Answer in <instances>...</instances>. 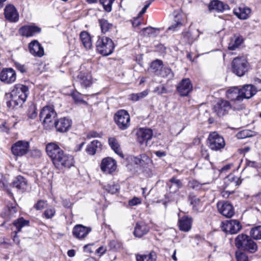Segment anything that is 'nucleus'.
<instances>
[{
    "instance_id": "10",
    "label": "nucleus",
    "mask_w": 261,
    "mask_h": 261,
    "mask_svg": "<svg viewBox=\"0 0 261 261\" xmlns=\"http://www.w3.org/2000/svg\"><path fill=\"white\" fill-rule=\"evenodd\" d=\"M92 76L90 73L80 72L74 79L73 86L74 87L81 86L82 88H87L92 85Z\"/></svg>"
},
{
    "instance_id": "24",
    "label": "nucleus",
    "mask_w": 261,
    "mask_h": 261,
    "mask_svg": "<svg viewBox=\"0 0 261 261\" xmlns=\"http://www.w3.org/2000/svg\"><path fill=\"white\" fill-rule=\"evenodd\" d=\"M188 201L192 206V211L198 213L202 207L203 203L199 197H198L194 193L190 192L188 196Z\"/></svg>"
},
{
    "instance_id": "13",
    "label": "nucleus",
    "mask_w": 261,
    "mask_h": 261,
    "mask_svg": "<svg viewBox=\"0 0 261 261\" xmlns=\"http://www.w3.org/2000/svg\"><path fill=\"white\" fill-rule=\"evenodd\" d=\"M72 123L71 119L68 117H62L55 120L53 126H55L57 132L63 133L69 130Z\"/></svg>"
},
{
    "instance_id": "55",
    "label": "nucleus",
    "mask_w": 261,
    "mask_h": 261,
    "mask_svg": "<svg viewBox=\"0 0 261 261\" xmlns=\"http://www.w3.org/2000/svg\"><path fill=\"white\" fill-rule=\"evenodd\" d=\"M46 204V201L40 200L34 205V207L37 210H41L45 207Z\"/></svg>"
},
{
    "instance_id": "43",
    "label": "nucleus",
    "mask_w": 261,
    "mask_h": 261,
    "mask_svg": "<svg viewBox=\"0 0 261 261\" xmlns=\"http://www.w3.org/2000/svg\"><path fill=\"white\" fill-rule=\"evenodd\" d=\"M99 25L102 33H105L109 31L112 28L113 24L108 22L105 19H100L98 20Z\"/></svg>"
},
{
    "instance_id": "26",
    "label": "nucleus",
    "mask_w": 261,
    "mask_h": 261,
    "mask_svg": "<svg viewBox=\"0 0 261 261\" xmlns=\"http://www.w3.org/2000/svg\"><path fill=\"white\" fill-rule=\"evenodd\" d=\"M226 95L227 98L231 101L238 102L243 101L240 89L237 87L230 88L227 90Z\"/></svg>"
},
{
    "instance_id": "29",
    "label": "nucleus",
    "mask_w": 261,
    "mask_h": 261,
    "mask_svg": "<svg viewBox=\"0 0 261 261\" xmlns=\"http://www.w3.org/2000/svg\"><path fill=\"white\" fill-rule=\"evenodd\" d=\"M148 231L149 227L144 222H138L135 227L134 234L136 237L141 238L147 234Z\"/></svg>"
},
{
    "instance_id": "11",
    "label": "nucleus",
    "mask_w": 261,
    "mask_h": 261,
    "mask_svg": "<svg viewBox=\"0 0 261 261\" xmlns=\"http://www.w3.org/2000/svg\"><path fill=\"white\" fill-rule=\"evenodd\" d=\"M217 207L218 212L226 218H231L234 214V210L232 204L228 201L218 202Z\"/></svg>"
},
{
    "instance_id": "50",
    "label": "nucleus",
    "mask_w": 261,
    "mask_h": 261,
    "mask_svg": "<svg viewBox=\"0 0 261 261\" xmlns=\"http://www.w3.org/2000/svg\"><path fill=\"white\" fill-rule=\"evenodd\" d=\"M204 184H201L195 179H192L189 181L188 186L196 191L200 190Z\"/></svg>"
},
{
    "instance_id": "60",
    "label": "nucleus",
    "mask_w": 261,
    "mask_h": 261,
    "mask_svg": "<svg viewBox=\"0 0 261 261\" xmlns=\"http://www.w3.org/2000/svg\"><path fill=\"white\" fill-rule=\"evenodd\" d=\"M101 135L96 131H90L87 135L88 139H91L93 138H100Z\"/></svg>"
},
{
    "instance_id": "8",
    "label": "nucleus",
    "mask_w": 261,
    "mask_h": 261,
    "mask_svg": "<svg viewBox=\"0 0 261 261\" xmlns=\"http://www.w3.org/2000/svg\"><path fill=\"white\" fill-rule=\"evenodd\" d=\"M207 141L209 147L213 150H220L225 145L224 138L215 132L209 135Z\"/></svg>"
},
{
    "instance_id": "45",
    "label": "nucleus",
    "mask_w": 261,
    "mask_h": 261,
    "mask_svg": "<svg viewBox=\"0 0 261 261\" xmlns=\"http://www.w3.org/2000/svg\"><path fill=\"white\" fill-rule=\"evenodd\" d=\"M163 77H168L169 78H172L174 76V74L170 68L168 67H162L159 75Z\"/></svg>"
},
{
    "instance_id": "31",
    "label": "nucleus",
    "mask_w": 261,
    "mask_h": 261,
    "mask_svg": "<svg viewBox=\"0 0 261 261\" xmlns=\"http://www.w3.org/2000/svg\"><path fill=\"white\" fill-rule=\"evenodd\" d=\"M167 185L169 187L170 192L173 193H176L179 189L182 187L181 181L180 179H177L174 176L169 179Z\"/></svg>"
},
{
    "instance_id": "47",
    "label": "nucleus",
    "mask_w": 261,
    "mask_h": 261,
    "mask_svg": "<svg viewBox=\"0 0 261 261\" xmlns=\"http://www.w3.org/2000/svg\"><path fill=\"white\" fill-rule=\"evenodd\" d=\"M71 96L75 103L82 102L87 105V102L83 100L82 94L77 91H74L71 93Z\"/></svg>"
},
{
    "instance_id": "19",
    "label": "nucleus",
    "mask_w": 261,
    "mask_h": 261,
    "mask_svg": "<svg viewBox=\"0 0 261 261\" xmlns=\"http://www.w3.org/2000/svg\"><path fill=\"white\" fill-rule=\"evenodd\" d=\"M91 230L92 229L90 227L77 224L74 226L72 232L75 238L81 240L86 238Z\"/></svg>"
},
{
    "instance_id": "40",
    "label": "nucleus",
    "mask_w": 261,
    "mask_h": 261,
    "mask_svg": "<svg viewBox=\"0 0 261 261\" xmlns=\"http://www.w3.org/2000/svg\"><path fill=\"white\" fill-rule=\"evenodd\" d=\"M163 62L160 60L156 59L151 62L150 67V70L156 75H158L162 69V68L163 67Z\"/></svg>"
},
{
    "instance_id": "15",
    "label": "nucleus",
    "mask_w": 261,
    "mask_h": 261,
    "mask_svg": "<svg viewBox=\"0 0 261 261\" xmlns=\"http://www.w3.org/2000/svg\"><path fill=\"white\" fill-rule=\"evenodd\" d=\"M181 96H187L193 90V85L189 78L183 79L176 87Z\"/></svg>"
},
{
    "instance_id": "14",
    "label": "nucleus",
    "mask_w": 261,
    "mask_h": 261,
    "mask_svg": "<svg viewBox=\"0 0 261 261\" xmlns=\"http://www.w3.org/2000/svg\"><path fill=\"white\" fill-rule=\"evenodd\" d=\"M15 71L12 68H3L0 72V81L5 84H10L16 81Z\"/></svg>"
},
{
    "instance_id": "46",
    "label": "nucleus",
    "mask_w": 261,
    "mask_h": 261,
    "mask_svg": "<svg viewBox=\"0 0 261 261\" xmlns=\"http://www.w3.org/2000/svg\"><path fill=\"white\" fill-rule=\"evenodd\" d=\"M148 95V92L146 91H143L142 92L138 93H133L129 95V99L134 101H137L140 99H142Z\"/></svg>"
},
{
    "instance_id": "54",
    "label": "nucleus",
    "mask_w": 261,
    "mask_h": 261,
    "mask_svg": "<svg viewBox=\"0 0 261 261\" xmlns=\"http://www.w3.org/2000/svg\"><path fill=\"white\" fill-rule=\"evenodd\" d=\"M153 92L158 95H161L162 94L167 93L168 91L165 86L163 85H160L154 88Z\"/></svg>"
},
{
    "instance_id": "37",
    "label": "nucleus",
    "mask_w": 261,
    "mask_h": 261,
    "mask_svg": "<svg viewBox=\"0 0 261 261\" xmlns=\"http://www.w3.org/2000/svg\"><path fill=\"white\" fill-rule=\"evenodd\" d=\"M80 39L84 47L90 49L92 46L91 39L90 35L86 31H83L80 34Z\"/></svg>"
},
{
    "instance_id": "39",
    "label": "nucleus",
    "mask_w": 261,
    "mask_h": 261,
    "mask_svg": "<svg viewBox=\"0 0 261 261\" xmlns=\"http://www.w3.org/2000/svg\"><path fill=\"white\" fill-rule=\"evenodd\" d=\"M29 224L30 221L29 220H25L23 217L19 218L13 222V224L16 228V233L20 232L22 227L29 226Z\"/></svg>"
},
{
    "instance_id": "3",
    "label": "nucleus",
    "mask_w": 261,
    "mask_h": 261,
    "mask_svg": "<svg viewBox=\"0 0 261 261\" xmlns=\"http://www.w3.org/2000/svg\"><path fill=\"white\" fill-rule=\"evenodd\" d=\"M57 114L52 106H46L43 107L39 113V119L45 128L53 126L55 119Z\"/></svg>"
},
{
    "instance_id": "41",
    "label": "nucleus",
    "mask_w": 261,
    "mask_h": 261,
    "mask_svg": "<svg viewBox=\"0 0 261 261\" xmlns=\"http://www.w3.org/2000/svg\"><path fill=\"white\" fill-rule=\"evenodd\" d=\"M257 133L248 129H244L238 132L236 135V137L238 139H243L246 138H250L255 136Z\"/></svg>"
},
{
    "instance_id": "44",
    "label": "nucleus",
    "mask_w": 261,
    "mask_h": 261,
    "mask_svg": "<svg viewBox=\"0 0 261 261\" xmlns=\"http://www.w3.org/2000/svg\"><path fill=\"white\" fill-rule=\"evenodd\" d=\"M250 234L255 240L261 239V226L252 228L250 231Z\"/></svg>"
},
{
    "instance_id": "6",
    "label": "nucleus",
    "mask_w": 261,
    "mask_h": 261,
    "mask_svg": "<svg viewBox=\"0 0 261 261\" xmlns=\"http://www.w3.org/2000/svg\"><path fill=\"white\" fill-rule=\"evenodd\" d=\"M114 119L121 130L126 129L130 125V116L127 111L120 110L114 115Z\"/></svg>"
},
{
    "instance_id": "63",
    "label": "nucleus",
    "mask_w": 261,
    "mask_h": 261,
    "mask_svg": "<svg viewBox=\"0 0 261 261\" xmlns=\"http://www.w3.org/2000/svg\"><path fill=\"white\" fill-rule=\"evenodd\" d=\"M107 249L106 248V247H104L103 246H101L96 250L95 253L98 254L99 256H101V255L105 253Z\"/></svg>"
},
{
    "instance_id": "53",
    "label": "nucleus",
    "mask_w": 261,
    "mask_h": 261,
    "mask_svg": "<svg viewBox=\"0 0 261 261\" xmlns=\"http://www.w3.org/2000/svg\"><path fill=\"white\" fill-rule=\"evenodd\" d=\"M56 214V210L53 207L47 208L43 213V215L46 219H51Z\"/></svg>"
},
{
    "instance_id": "36",
    "label": "nucleus",
    "mask_w": 261,
    "mask_h": 261,
    "mask_svg": "<svg viewBox=\"0 0 261 261\" xmlns=\"http://www.w3.org/2000/svg\"><path fill=\"white\" fill-rule=\"evenodd\" d=\"M196 39V37L193 35L190 31H184L182 32L181 41L183 43L191 45Z\"/></svg>"
},
{
    "instance_id": "25",
    "label": "nucleus",
    "mask_w": 261,
    "mask_h": 261,
    "mask_svg": "<svg viewBox=\"0 0 261 261\" xmlns=\"http://www.w3.org/2000/svg\"><path fill=\"white\" fill-rule=\"evenodd\" d=\"M132 161L133 162L143 168H148L152 164V161L146 154H141L137 156H134Z\"/></svg>"
},
{
    "instance_id": "18",
    "label": "nucleus",
    "mask_w": 261,
    "mask_h": 261,
    "mask_svg": "<svg viewBox=\"0 0 261 261\" xmlns=\"http://www.w3.org/2000/svg\"><path fill=\"white\" fill-rule=\"evenodd\" d=\"M7 194L10 198V200H7L6 202L7 215L9 218H11L14 217L17 212V204L13 196V194L10 191H7Z\"/></svg>"
},
{
    "instance_id": "34",
    "label": "nucleus",
    "mask_w": 261,
    "mask_h": 261,
    "mask_svg": "<svg viewBox=\"0 0 261 261\" xmlns=\"http://www.w3.org/2000/svg\"><path fill=\"white\" fill-rule=\"evenodd\" d=\"M228 8L229 7L227 5L224 4L219 0H213L208 5L210 10H215L218 12H223Z\"/></svg>"
},
{
    "instance_id": "58",
    "label": "nucleus",
    "mask_w": 261,
    "mask_h": 261,
    "mask_svg": "<svg viewBox=\"0 0 261 261\" xmlns=\"http://www.w3.org/2000/svg\"><path fill=\"white\" fill-rule=\"evenodd\" d=\"M141 203V200L138 197H135L128 201V204L130 206H135Z\"/></svg>"
},
{
    "instance_id": "62",
    "label": "nucleus",
    "mask_w": 261,
    "mask_h": 261,
    "mask_svg": "<svg viewBox=\"0 0 261 261\" xmlns=\"http://www.w3.org/2000/svg\"><path fill=\"white\" fill-rule=\"evenodd\" d=\"M151 2H152V1H146V3H145L146 4L145 5L144 7L142 8L141 11L139 13V16L142 15L143 14H144L146 12V10L149 7L150 4H151Z\"/></svg>"
},
{
    "instance_id": "51",
    "label": "nucleus",
    "mask_w": 261,
    "mask_h": 261,
    "mask_svg": "<svg viewBox=\"0 0 261 261\" xmlns=\"http://www.w3.org/2000/svg\"><path fill=\"white\" fill-rule=\"evenodd\" d=\"M28 116L30 119H34L37 116V108L35 105H32L30 106L28 110Z\"/></svg>"
},
{
    "instance_id": "61",
    "label": "nucleus",
    "mask_w": 261,
    "mask_h": 261,
    "mask_svg": "<svg viewBox=\"0 0 261 261\" xmlns=\"http://www.w3.org/2000/svg\"><path fill=\"white\" fill-rule=\"evenodd\" d=\"M9 127L7 125L6 122L3 123L1 125H0V132H5L7 134L9 133Z\"/></svg>"
},
{
    "instance_id": "12",
    "label": "nucleus",
    "mask_w": 261,
    "mask_h": 261,
    "mask_svg": "<svg viewBox=\"0 0 261 261\" xmlns=\"http://www.w3.org/2000/svg\"><path fill=\"white\" fill-rule=\"evenodd\" d=\"M231 108V106L228 101L220 99L214 106L213 111L219 117H222L228 114Z\"/></svg>"
},
{
    "instance_id": "57",
    "label": "nucleus",
    "mask_w": 261,
    "mask_h": 261,
    "mask_svg": "<svg viewBox=\"0 0 261 261\" xmlns=\"http://www.w3.org/2000/svg\"><path fill=\"white\" fill-rule=\"evenodd\" d=\"M182 25V23L180 21H177L175 23L172 24L171 26H170L168 29V31H176L178 28H179Z\"/></svg>"
},
{
    "instance_id": "64",
    "label": "nucleus",
    "mask_w": 261,
    "mask_h": 261,
    "mask_svg": "<svg viewBox=\"0 0 261 261\" xmlns=\"http://www.w3.org/2000/svg\"><path fill=\"white\" fill-rule=\"evenodd\" d=\"M246 166L248 167H251L254 168H257L258 167L257 164L255 161H251L250 160H246Z\"/></svg>"
},
{
    "instance_id": "16",
    "label": "nucleus",
    "mask_w": 261,
    "mask_h": 261,
    "mask_svg": "<svg viewBox=\"0 0 261 261\" xmlns=\"http://www.w3.org/2000/svg\"><path fill=\"white\" fill-rule=\"evenodd\" d=\"M117 168L115 160L110 157H107L102 160L100 164L101 171L106 174H111Z\"/></svg>"
},
{
    "instance_id": "20",
    "label": "nucleus",
    "mask_w": 261,
    "mask_h": 261,
    "mask_svg": "<svg viewBox=\"0 0 261 261\" xmlns=\"http://www.w3.org/2000/svg\"><path fill=\"white\" fill-rule=\"evenodd\" d=\"M41 29L35 25H26L21 27L19 30V34L26 37H32L41 32Z\"/></svg>"
},
{
    "instance_id": "33",
    "label": "nucleus",
    "mask_w": 261,
    "mask_h": 261,
    "mask_svg": "<svg viewBox=\"0 0 261 261\" xmlns=\"http://www.w3.org/2000/svg\"><path fill=\"white\" fill-rule=\"evenodd\" d=\"M12 185L13 188L23 192L27 188V181L23 177L18 176L14 179Z\"/></svg>"
},
{
    "instance_id": "56",
    "label": "nucleus",
    "mask_w": 261,
    "mask_h": 261,
    "mask_svg": "<svg viewBox=\"0 0 261 261\" xmlns=\"http://www.w3.org/2000/svg\"><path fill=\"white\" fill-rule=\"evenodd\" d=\"M144 258H146V261H155L156 254L154 251H151L149 254L144 255Z\"/></svg>"
},
{
    "instance_id": "22",
    "label": "nucleus",
    "mask_w": 261,
    "mask_h": 261,
    "mask_svg": "<svg viewBox=\"0 0 261 261\" xmlns=\"http://www.w3.org/2000/svg\"><path fill=\"white\" fill-rule=\"evenodd\" d=\"M152 135L151 129L140 128L137 133V141L140 144L147 145V142L152 138Z\"/></svg>"
},
{
    "instance_id": "38",
    "label": "nucleus",
    "mask_w": 261,
    "mask_h": 261,
    "mask_svg": "<svg viewBox=\"0 0 261 261\" xmlns=\"http://www.w3.org/2000/svg\"><path fill=\"white\" fill-rule=\"evenodd\" d=\"M109 144L111 148L120 156L123 157V153L120 149V145L115 138H110L108 140Z\"/></svg>"
},
{
    "instance_id": "35",
    "label": "nucleus",
    "mask_w": 261,
    "mask_h": 261,
    "mask_svg": "<svg viewBox=\"0 0 261 261\" xmlns=\"http://www.w3.org/2000/svg\"><path fill=\"white\" fill-rule=\"evenodd\" d=\"M101 146V143L99 141L97 140H93L87 146L86 151L89 155H94L97 149L100 147Z\"/></svg>"
},
{
    "instance_id": "32",
    "label": "nucleus",
    "mask_w": 261,
    "mask_h": 261,
    "mask_svg": "<svg viewBox=\"0 0 261 261\" xmlns=\"http://www.w3.org/2000/svg\"><path fill=\"white\" fill-rule=\"evenodd\" d=\"M234 15L239 19L245 20L249 17L251 9L248 7L242 6L234 10Z\"/></svg>"
},
{
    "instance_id": "23",
    "label": "nucleus",
    "mask_w": 261,
    "mask_h": 261,
    "mask_svg": "<svg viewBox=\"0 0 261 261\" xmlns=\"http://www.w3.org/2000/svg\"><path fill=\"white\" fill-rule=\"evenodd\" d=\"M30 53L34 56L41 57L44 54V49L41 44L36 40L32 41L29 44Z\"/></svg>"
},
{
    "instance_id": "30",
    "label": "nucleus",
    "mask_w": 261,
    "mask_h": 261,
    "mask_svg": "<svg viewBox=\"0 0 261 261\" xmlns=\"http://www.w3.org/2000/svg\"><path fill=\"white\" fill-rule=\"evenodd\" d=\"M192 218L188 216H184L179 220V228L180 230L189 231L192 226Z\"/></svg>"
},
{
    "instance_id": "17",
    "label": "nucleus",
    "mask_w": 261,
    "mask_h": 261,
    "mask_svg": "<svg viewBox=\"0 0 261 261\" xmlns=\"http://www.w3.org/2000/svg\"><path fill=\"white\" fill-rule=\"evenodd\" d=\"M29 88L27 86L22 84H16L14 89L11 92V96H15V97L25 101L29 95Z\"/></svg>"
},
{
    "instance_id": "28",
    "label": "nucleus",
    "mask_w": 261,
    "mask_h": 261,
    "mask_svg": "<svg viewBox=\"0 0 261 261\" xmlns=\"http://www.w3.org/2000/svg\"><path fill=\"white\" fill-rule=\"evenodd\" d=\"M243 42V38L241 35L234 34L233 36L230 38L228 48L230 50H236L237 48L239 47Z\"/></svg>"
},
{
    "instance_id": "48",
    "label": "nucleus",
    "mask_w": 261,
    "mask_h": 261,
    "mask_svg": "<svg viewBox=\"0 0 261 261\" xmlns=\"http://www.w3.org/2000/svg\"><path fill=\"white\" fill-rule=\"evenodd\" d=\"M105 188L106 190L111 194H116L120 189L119 185L118 184H108L105 186Z\"/></svg>"
},
{
    "instance_id": "52",
    "label": "nucleus",
    "mask_w": 261,
    "mask_h": 261,
    "mask_svg": "<svg viewBox=\"0 0 261 261\" xmlns=\"http://www.w3.org/2000/svg\"><path fill=\"white\" fill-rule=\"evenodd\" d=\"M237 261H249L248 255L242 251H236Z\"/></svg>"
},
{
    "instance_id": "42",
    "label": "nucleus",
    "mask_w": 261,
    "mask_h": 261,
    "mask_svg": "<svg viewBox=\"0 0 261 261\" xmlns=\"http://www.w3.org/2000/svg\"><path fill=\"white\" fill-rule=\"evenodd\" d=\"M11 99L7 102V106L10 109H14L16 107L21 106L24 101L16 98L15 96H11Z\"/></svg>"
},
{
    "instance_id": "5",
    "label": "nucleus",
    "mask_w": 261,
    "mask_h": 261,
    "mask_svg": "<svg viewBox=\"0 0 261 261\" xmlns=\"http://www.w3.org/2000/svg\"><path fill=\"white\" fill-rule=\"evenodd\" d=\"M249 69V63L244 57H237L232 62V72L238 76H243Z\"/></svg>"
},
{
    "instance_id": "2",
    "label": "nucleus",
    "mask_w": 261,
    "mask_h": 261,
    "mask_svg": "<svg viewBox=\"0 0 261 261\" xmlns=\"http://www.w3.org/2000/svg\"><path fill=\"white\" fill-rule=\"evenodd\" d=\"M236 247L239 251L243 250L251 253L257 250V245L251 238L244 233L239 234L234 240Z\"/></svg>"
},
{
    "instance_id": "49",
    "label": "nucleus",
    "mask_w": 261,
    "mask_h": 261,
    "mask_svg": "<svg viewBox=\"0 0 261 261\" xmlns=\"http://www.w3.org/2000/svg\"><path fill=\"white\" fill-rule=\"evenodd\" d=\"M114 2V0H99L100 4L103 6L104 10L107 12L112 11V5Z\"/></svg>"
},
{
    "instance_id": "59",
    "label": "nucleus",
    "mask_w": 261,
    "mask_h": 261,
    "mask_svg": "<svg viewBox=\"0 0 261 261\" xmlns=\"http://www.w3.org/2000/svg\"><path fill=\"white\" fill-rule=\"evenodd\" d=\"M15 67L17 70L21 73H23L27 72V68L24 65H22L19 63H15Z\"/></svg>"
},
{
    "instance_id": "21",
    "label": "nucleus",
    "mask_w": 261,
    "mask_h": 261,
    "mask_svg": "<svg viewBox=\"0 0 261 261\" xmlns=\"http://www.w3.org/2000/svg\"><path fill=\"white\" fill-rule=\"evenodd\" d=\"M4 14L7 20L10 22H16L19 20V14L13 5H8L4 9Z\"/></svg>"
},
{
    "instance_id": "9",
    "label": "nucleus",
    "mask_w": 261,
    "mask_h": 261,
    "mask_svg": "<svg viewBox=\"0 0 261 261\" xmlns=\"http://www.w3.org/2000/svg\"><path fill=\"white\" fill-rule=\"evenodd\" d=\"M30 148L28 142L19 140L13 144L11 147V151L15 156H21L27 154Z\"/></svg>"
},
{
    "instance_id": "7",
    "label": "nucleus",
    "mask_w": 261,
    "mask_h": 261,
    "mask_svg": "<svg viewBox=\"0 0 261 261\" xmlns=\"http://www.w3.org/2000/svg\"><path fill=\"white\" fill-rule=\"evenodd\" d=\"M220 227L226 234H234L242 229V226L239 220L231 219L226 222H221Z\"/></svg>"
},
{
    "instance_id": "4",
    "label": "nucleus",
    "mask_w": 261,
    "mask_h": 261,
    "mask_svg": "<svg viewBox=\"0 0 261 261\" xmlns=\"http://www.w3.org/2000/svg\"><path fill=\"white\" fill-rule=\"evenodd\" d=\"M96 46L99 53L105 56L111 55L115 47L112 40L107 37H99Z\"/></svg>"
},
{
    "instance_id": "1",
    "label": "nucleus",
    "mask_w": 261,
    "mask_h": 261,
    "mask_svg": "<svg viewBox=\"0 0 261 261\" xmlns=\"http://www.w3.org/2000/svg\"><path fill=\"white\" fill-rule=\"evenodd\" d=\"M46 151L57 168H70L74 166L73 156L65 153L57 144L48 143L46 146Z\"/></svg>"
},
{
    "instance_id": "27",
    "label": "nucleus",
    "mask_w": 261,
    "mask_h": 261,
    "mask_svg": "<svg viewBox=\"0 0 261 261\" xmlns=\"http://www.w3.org/2000/svg\"><path fill=\"white\" fill-rule=\"evenodd\" d=\"M241 94L244 99H249L254 95L257 90L255 87L252 85H246L242 88L240 89Z\"/></svg>"
}]
</instances>
